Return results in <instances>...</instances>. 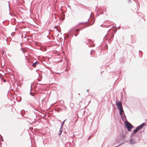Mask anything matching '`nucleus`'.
Returning a JSON list of instances; mask_svg holds the SVG:
<instances>
[{"instance_id":"20e7f679","label":"nucleus","mask_w":147,"mask_h":147,"mask_svg":"<svg viewBox=\"0 0 147 147\" xmlns=\"http://www.w3.org/2000/svg\"><path fill=\"white\" fill-rule=\"evenodd\" d=\"M129 142L130 144H133L135 143L136 141L133 139H131L130 140Z\"/></svg>"},{"instance_id":"9d476101","label":"nucleus","mask_w":147,"mask_h":147,"mask_svg":"<svg viewBox=\"0 0 147 147\" xmlns=\"http://www.w3.org/2000/svg\"><path fill=\"white\" fill-rule=\"evenodd\" d=\"M79 32V30L78 29H76L75 30V32Z\"/></svg>"},{"instance_id":"0eeeda50","label":"nucleus","mask_w":147,"mask_h":147,"mask_svg":"<svg viewBox=\"0 0 147 147\" xmlns=\"http://www.w3.org/2000/svg\"><path fill=\"white\" fill-rule=\"evenodd\" d=\"M120 136L121 137V138H120L121 139H123L125 137V136L124 134H122L121 136V135H120Z\"/></svg>"},{"instance_id":"423d86ee","label":"nucleus","mask_w":147,"mask_h":147,"mask_svg":"<svg viewBox=\"0 0 147 147\" xmlns=\"http://www.w3.org/2000/svg\"><path fill=\"white\" fill-rule=\"evenodd\" d=\"M66 120V119L61 124V129H62L63 128V126L64 123L65 121Z\"/></svg>"},{"instance_id":"f257e3e1","label":"nucleus","mask_w":147,"mask_h":147,"mask_svg":"<svg viewBox=\"0 0 147 147\" xmlns=\"http://www.w3.org/2000/svg\"><path fill=\"white\" fill-rule=\"evenodd\" d=\"M116 105L117 107V109L119 111V114L120 115H122V112H123V109L122 103L120 101L117 102L116 103Z\"/></svg>"},{"instance_id":"dca6fc26","label":"nucleus","mask_w":147,"mask_h":147,"mask_svg":"<svg viewBox=\"0 0 147 147\" xmlns=\"http://www.w3.org/2000/svg\"><path fill=\"white\" fill-rule=\"evenodd\" d=\"M31 90H32V88H31Z\"/></svg>"},{"instance_id":"f3484780","label":"nucleus","mask_w":147,"mask_h":147,"mask_svg":"<svg viewBox=\"0 0 147 147\" xmlns=\"http://www.w3.org/2000/svg\"><path fill=\"white\" fill-rule=\"evenodd\" d=\"M87 91H88V90H87Z\"/></svg>"},{"instance_id":"1a4fd4ad","label":"nucleus","mask_w":147,"mask_h":147,"mask_svg":"<svg viewBox=\"0 0 147 147\" xmlns=\"http://www.w3.org/2000/svg\"><path fill=\"white\" fill-rule=\"evenodd\" d=\"M57 26H55V28L57 31H58V32H60V31H59V30H58V29L57 28Z\"/></svg>"},{"instance_id":"6e6552de","label":"nucleus","mask_w":147,"mask_h":147,"mask_svg":"<svg viewBox=\"0 0 147 147\" xmlns=\"http://www.w3.org/2000/svg\"><path fill=\"white\" fill-rule=\"evenodd\" d=\"M61 129H60V130L59 131L60 132H59V136H60L61 134L62 131V130H61Z\"/></svg>"},{"instance_id":"2eb2a0df","label":"nucleus","mask_w":147,"mask_h":147,"mask_svg":"<svg viewBox=\"0 0 147 147\" xmlns=\"http://www.w3.org/2000/svg\"><path fill=\"white\" fill-rule=\"evenodd\" d=\"M5 81H6L5 80H4V82H5Z\"/></svg>"},{"instance_id":"9b49d317","label":"nucleus","mask_w":147,"mask_h":147,"mask_svg":"<svg viewBox=\"0 0 147 147\" xmlns=\"http://www.w3.org/2000/svg\"><path fill=\"white\" fill-rule=\"evenodd\" d=\"M30 94L31 95V96H33V93H32V92H30Z\"/></svg>"},{"instance_id":"4468645a","label":"nucleus","mask_w":147,"mask_h":147,"mask_svg":"<svg viewBox=\"0 0 147 147\" xmlns=\"http://www.w3.org/2000/svg\"><path fill=\"white\" fill-rule=\"evenodd\" d=\"M90 137H89L88 138V140L90 138Z\"/></svg>"},{"instance_id":"39448f33","label":"nucleus","mask_w":147,"mask_h":147,"mask_svg":"<svg viewBox=\"0 0 147 147\" xmlns=\"http://www.w3.org/2000/svg\"><path fill=\"white\" fill-rule=\"evenodd\" d=\"M38 64L39 62H38L37 61H36L32 64V66L34 67H35L36 66V65H38Z\"/></svg>"},{"instance_id":"7ed1b4c3","label":"nucleus","mask_w":147,"mask_h":147,"mask_svg":"<svg viewBox=\"0 0 147 147\" xmlns=\"http://www.w3.org/2000/svg\"><path fill=\"white\" fill-rule=\"evenodd\" d=\"M145 125V123H142L140 125L137 127L134 131V133L137 132L138 130H140Z\"/></svg>"},{"instance_id":"f03ea898","label":"nucleus","mask_w":147,"mask_h":147,"mask_svg":"<svg viewBox=\"0 0 147 147\" xmlns=\"http://www.w3.org/2000/svg\"><path fill=\"white\" fill-rule=\"evenodd\" d=\"M125 124L128 130L129 131H131V129L133 128V126L129 122L127 121L126 122Z\"/></svg>"},{"instance_id":"f8f14e48","label":"nucleus","mask_w":147,"mask_h":147,"mask_svg":"<svg viewBox=\"0 0 147 147\" xmlns=\"http://www.w3.org/2000/svg\"><path fill=\"white\" fill-rule=\"evenodd\" d=\"M21 50H22V52L24 53V50H23V49L22 48H21Z\"/></svg>"},{"instance_id":"ddd939ff","label":"nucleus","mask_w":147,"mask_h":147,"mask_svg":"<svg viewBox=\"0 0 147 147\" xmlns=\"http://www.w3.org/2000/svg\"><path fill=\"white\" fill-rule=\"evenodd\" d=\"M78 35V34H74V35H75V36H77Z\"/></svg>"}]
</instances>
